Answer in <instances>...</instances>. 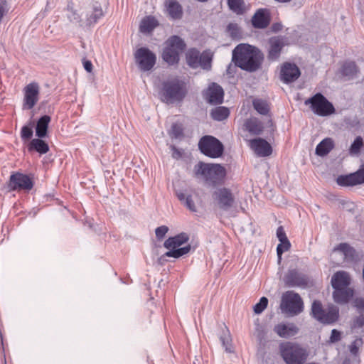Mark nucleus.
I'll return each mask as SVG.
<instances>
[{
    "label": "nucleus",
    "mask_w": 364,
    "mask_h": 364,
    "mask_svg": "<svg viewBox=\"0 0 364 364\" xmlns=\"http://www.w3.org/2000/svg\"><path fill=\"white\" fill-rule=\"evenodd\" d=\"M166 9L169 16L172 18H181L182 16V9L181 5L176 1L168 0L166 2Z\"/></svg>",
    "instance_id": "nucleus-28"
},
{
    "label": "nucleus",
    "mask_w": 364,
    "mask_h": 364,
    "mask_svg": "<svg viewBox=\"0 0 364 364\" xmlns=\"http://www.w3.org/2000/svg\"><path fill=\"white\" fill-rule=\"evenodd\" d=\"M187 94L186 85L178 78L168 80L162 83L159 92L160 100L166 104L181 102Z\"/></svg>",
    "instance_id": "nucleus-5"
},
{
    "label": "nucleus",
    "mask_w": 364,
    "mask_h": 364,
    "mask_svg": "<svg viewBox=\"0 0 364 364\" xmlns=\"http://www.w3.org/2000/svg\"><path fill=\"white\" fill-rule=\"evenodd\" d=\"M227 31L229 33L230 36L233 38H236L240 36V28L237 23H229L227 27Z\"/></svg>",
    "instance_id": "nucleus-42"
},
{
    "label": "nucleus",
    "mask_w": 364,
    "mask_h": 364,
    "mask_svg": "<svg viewBox=\"0 0 364 364\" xmlns=\"http://www.w3.org/2000/svg\"><path fill=\"white\" fill-rule=\"evenodd\" d=\"M220 340L225 348V351L232 352L231 338L228 329L223 331V334L220 337Z\"/></svg>",
    "instance_id": "nucleus-38"
},
{
    "label": "nucleus",
    "mask_w": 364,
    "mask_h": 364,
    "mask_svg": "<svg viewBox=\"0 0 364 364\" xmlns=\"http://www.w3.org/2000/svg\"><path fill=\"white\" fill-rule=\"evenodd\" d=\"M200 151L210 158H218L223 153V145L215 137L212 136H203L198 143Z\"/></svg>",
    "instance_id": "nucleus-11"
},
{
    "label": "nucleus",
    "mask_w": 364,
    "mask_h": 364,
    "mask_svg": "<svg viewBox=\"0 0 364 364\" xmlns=\"http://www.w3.org/2000/svg\"><path fill=\"white\" fill-rule=\"evenodd\" d=\"M134 55L136 63L141 71H149L156 64V55L147 48L141 47L138 48Z\"/></svg>",
    "instance_id": "nucleus-13"
},
{
    "label": "nucleus",
    "mask_w": 364,
    "mask_h": 364,
    "mask_svg": "<svg viewBox=\"0 0 364 364\" xmlns=\"http://www.w3.org/2000/svg\"><path fill=\"white\" fill-rule=\"evenodd\" d=\"M311 314L321 323L330 324L338 320L339 309L336 306L331 304L325 310L320 301H314L311 306Z\"/></svg>",
    "instance_id": "nucleus-10"
},
{
    "label": "nucleus",
    "mask_w": 364,
    "mask_h": 364,
    "mask_svg": "<svg viewBox=\"0 0 364 364\" xmlns=\"http://www.w3.org/2000/svg\"><path fill=\"white\" fill-rule=\"evenodd\" d=\"M200 55V53L198 50L195 48L188 50L186 53V61L188 65L193 68H198Z\"/></svg>",
    "instance_id": "nucleus-30"
},
{
    "label": "nucleus",
    "mask_w": 364,
    "mask_h": 364,
    "mask_svg": "<svg viewBox=\"0 0 364 364\" xmlns=\"http://www.w3.org/2000/svg\"><path fill=\"white\" fill-rule=\"evenodd\" d=\"M364 143L361 136H357L349 149V153L350 155H358L361 149L363 147Z\"/></svg>",
    "instance_id": "nucleus-37"
},
{
    "label": "nucleus",
    "mask_w": 364,
    "mask_h": 364,
    "mask_svg": "<svg viewBox=\"0 0 364 364\" xmlns=\"http://www.w3.org/2000/svg\"><path fill=\"white\" fill-rule=\"evenodd\" d=\"M350 326L353 331H358L361 329V331H364L363 329L364 327V316L360 314L358 316H355L353 319Z\"/></svg>",
    "instance_id": "nucleus-40"
},
{
    "label": "nucleus",
    "mask_w": 364,
    "mask_h": 364,
    "mask_svg": "<svg viewBox=\"0 0 364 364\" xmlns=\"http://www.w3.org/2000/svg\"><path fill=\"white\" fill-rule=\"evenodd\" d=\"M358 72V67L354 62L346 63L342 67L343 75L349 77H353Z\"/></svg>",
    "instance_id": "nucleus-36"
},
{
    "label": "nucleus",
    "mask_w": 364,
    "mask_h": 364,
    "mask_svg": "<svg viewBox=\"0 0 364 364\" xmlns=\"http://www.w3.org/2000/svg\"><path fill=\"white\" fill-rule=\"evenodd\" d=\"M285 242H280L277 247V256H278V260L279 262H280V260L282 259V255L289 250L290 247H287L285 243Z\"/></svg>",
    "instance_id": "nucleus-49"
},
{
    "label": "nucleus",
    "mask_w": 364,
    "mask_h": 364,
    "mask_svg": "<svg viewBox=\"0 0 364 364\" xmlns=\"http://www.w3.org/2000/svg\"><path fill=\"white\" fill-rule=\"evenodd\" d=\"M158 26L159 22L155 17L147 16L141 21L139 30L143 33H149Z\"/></svg>",
    "instance_id": "nucleus-26"
},
{
    "label": "nucleus",
    "mask_w": 364,
    "mask_h": 364,
    "mask_svg": "<svg viewBox=\"0 0 364 364\" xmlns=\"http://www.w3.org/2000/svg\"><path fill=\"white\" fill-rule=\"evenodd\" d=\"M268 299L263 296L260 299L259 301L254 306V311L255 314H261L267 306Z\"/></svg>",
    "instance_id": "nucleus-41"
},
{
    "label": "nucleus",
    "mask_w": 364,
    "mask_h": 364,
    "mask_svg": "<svg viewBox=\"0 0 364 364\" xmlns=\"http://www.w3.org/2000/svg\"><path fill=\"white\" fill-rule=\"evenodd\" d=\"M250 147L259 156H267L272 154L270 144L264 139L258 138L250 141Z\"/></svg>",
    "instance_id": "nucleus-20"
},
{
    "label": "nucleus",
    "mask_w": 364,
    "mask_h": 364,
    "mask_svg": "<svg viewBox=\"0 0 364 364\" xmlns=\"http://www.w3.org/2000/svg\"><path fill=\"white\" fill-rule=\"evenodd\" d=\"M23 92V108L24 109H31L39 100V85L36 82H31L24 87Z\"/></svg>",
    "instance_id": "nucleus-14"
},
{
    "label": "nucleus",
    "mask_w": 364,
    "mask_h": 364,
    "mask_svg": "<svg viewBox=\"0 0 364 364\" xmlns=\"http://www.w3.org/2000/svg\"><path fill=\"white\" fill-rule=\"evenodd\" d=\"M232 60L242 70L255 72L261 66L263 55L256 47L240 43L232 50Z\"/></svg>",
    "instance_id": "nucleus-1"
},
{
    "label": "nucleus",
    "mask_w": 364,
    "mask_h": 364,
    "mask_svg": "<svg viewBox=\"0 0 364 364\" xmlns=\"http://www.w3.org/2000/svg\"><path fill=\"white\" fill-rule=\"evenodd\" d=\"M213 55L210 51H204L200 53L199 58L198 67L202 68L204 70H210L211 68Z\"/></svg>",
    "instance_id": "nucleus-35"
},
{
    "label": "nucleus",
    "mask_w": 364,
    "mask_h": 364,
    "mask_svg": "<svg viewBox=\"0 0 364 364\" xmlns=\"http://www.w3.org/2000/svg\"><path fill=\"white\" fill-rule=\"evenodd\" d=\"M214 196L218 208L223 211L229 210L235 203V197L228 188H220L214 193Z\"/></svg>",
    "instance_id": "nucleus-15"
},
{
    "label": "nucleus",
    "mask_w": 364,
    "mask_h": 364,
    "mask_svg": "<svg viewBox=\"0 0 364 364\" xmlns=\"http://www.w3.org/2000/svg\"><path fill=\"white\" fill-rule=\"evenodd\" d=\"M305 104H310L312 111L319 116H328L335 111L333 105L321 93L306 100Z\"/></svg>",
    "instance_id": "nucleus-12"
},
{
    "label": "nucleus",
    "mask_w": 364,
    "mask_h": 364,
    "mask_svg": "<svg viewBox=\"0 0 364 364\" xmlns=\"http://www.w3.org/2000/svg\"><path fill=\"white\" fill-rule=\"evenodd\" d=\"M277 237L278 238V240H279L280 242H285V245L286 246L288 247H291V244H290V242L289 241L287 235H286V233L284 230V228L283 227L280 226L277 228Z\"/></svg>",
    "instance_id": "nucleus-44"
},
{
    "label": "nucleus",
    "mask_w": 364,
    "mask_h": 364,
    "mask_svg": "<svg viewBox=\"0 0 364 364\" xmlns=\"http://www.w3.org/2000/svg\"><path fill=\"white\" fill-rule=\"evenodd\" d=\"M300 76V70L295 65L289 63H286L281 69V80L285 82L289 83L295 81Z\"/></svg>",
    "instance_id": "nucleus-18"
},
{
    "label": "nucleus",
    "mask_w": 364,
    "mask_h": 364,
    "mask_svg": "<svg viewBox=\"0 0 364 364\" xmlns=\"http://www.w3.org/2000/svg\"><path fill=\"white\" fill-rule=\"evenodd\" d=\"M363 344V341L361 338H356L349 346L350 351L353 355H357L359 348Z\"/></svg>",
    "instance_id": "nucleus-45"
},
{
    "label": "nucleus",
    "mask_w": 364,
    "mask_h": 364,
    "mask_svg": "<svg viewBox=\"0 0 364 364\" xmlns=\"http://www.w3.org/2000/svg\"><path fill=\"white\" fill-rule=\"evenodd\" d=\"M170 135L172 138H178L183 136V127L181 124H173L170 130Z\"/></svg>",
    "instance_id": "nucleus-43"
},
{
    "label": "nucleus",
    "mask_w": 364,
    "mask_h": 364,
    "mask_svg": "<svg viewBox=\"0 0 364 364\" xmlns=\"http://www.w3.org/2000/svg\"><path fill=\"white\" fill-rule=\"evenodd\" d=\"M168 231V228L166 225H161L160 227H158L155 230L156 237H157L158 240H161L165 237Z\"/></svg>",
    "instance_id": "nucleus-47"
},
{
    "label": "nucleus",
    "mask_w": 364,
    "mask_h": 364,
    "mask_svg": "<svg viewBox=\"0 0 364 364\" xmlns=\"http://www.w3.org/2000/svg\"><path fill=\"white\" fill-rule=\"evenodd\" d=\"M349 206H350L349 209L352 210V208L354 206V205H353V203H349Z\"/></svg>",
    "instance_id": "nucleus-56"
},
{
    "label": "nucleus",
    "mask_w": 364,
    "mask_h": 364,
    "mask_svg": "<svg viewBox=\"0 0 364 364\" xmlns=\"http://www.w3.org/2000/svg\"><path fill=\"white\" fill-rule=\"evenodd\" d=\"M274 331L280 337L289 338L295 336L298 333L299 328L294 323H279L275 326Z\"/></svg>",
    "instance_id": "nucleus-24"
},
{
    "label": "nucleus",
    "mask_w": 364,
    "mask_h": 364,
    "mask_svg": "<svg viewBox=\"0 0 364 364\" xmlns=\"http://www.w3.org/2000/svg\"><path fill=\"white\" fill-rule=\"evenodd\" d=\"M254 109L260 114L266 115L269 113V106L266 100L262 99H254L252 101Z\"/></svg>",
    "instance_id": "nucleus-33"
},
{
    "label": "nucleus",
    "mask_w": 364,
    "mask_h": 364,
    "mask_svg": "<svg viewBox=\"0 0 364 364\" xmlns=\"http://www.w3.org/2000/svg\"><path fill=\"white\" fill-rule=\"evenodd\" d=\"M228 4L230 10L237 14L243 12V1L242 0H228Z\"/></svg>",
    "instance_id": "nucleus-39"
},
{
    "label": "nucleus",
    "mask_w": 364,
    "mask_h": 364,
    "mask_svg": "<svg viewBox=\"0 0 364 364\" xmlns=\"http://www.w3.org/2000/svg\"><path fill=\"white\" fill-rule=\"evenodd\" d=\"M186 43L177 36L170 37L166 41V47L162 53L163 60L168 65H174L179 61V55L184 50Z\"/></svg>",
    "instance_id": "nucleus-8"
},
{
    "label": "nucleus",
    "mask_w": 364,
    "mask_h": 364,
    "mask_svg": "<svg viewBox=\"0 0 364 364\" xmlns=\"http://www.w3.org/2000/svg\"><path fill=\"white\" fill-rule=\"evenodd\" d=\"M173 149L175 151L176 154H178L179 155V152L176 149L175 147H173Z\"/></svg>",
    "instance_id": "nucleus-57"
},
{
    "label": "nucleus",
    "mask_w": 364,
    "mask_h": 364,
    "mask_svg": "<svg viewBox=\"0 0 364 364\" xmlns=\"http://www.w3.org/2000/svg\"><path fill=\"white\" fill-rule=\"evenodd\" d=\"M277 1H279V2H289L291 0H276Z\"/></svg>",
    "instance_id": "nucleus-55"
},
{
    "label": "nucleus",
    "mask_w": 364,
    "mask_h": 364,
    "mask_svg": "<svg viewBox=\"0 0 364 364\" xmlns=\"http://www.w3.org/2000/svg\"><path fill=\"white\" fill-rule=\"evenodd\" d=\"M185 205L191 211L196 212V207L194 204V202L192 200L191 196H187L186 198L185 201L183 202Z\"/></svg>",
    "instance_id": "nucleus-50"
},
{
    "label": "nucleus",
    "mask_w": 364,
    "mask_h": 364,
    "mask_svg": "<svg viewBox=\"0 0 364 364\" xmlns=\"http://www.w3.org/2000/svg\"><path fill=\"white\" fill-rule=\"evenodd\" d=\"M334 143L331 138L323 139L316 148V154L320 156L327 155L333 148Z\"/></svg>",
    "instance_id": "nucleus-27"
},
{
    "label": "nucleus",
    "mask_w": 364,
    "mask_h": 364,
    "mask_svg": "<svg viewBox=\"0 0 364 364\" xmlns=\"http://www.w3.org/2000/svg\"><path fill=\"white\" fill-rule=\"evenodd\" d=\"M285 282L289 287H296L300 286L303 281L296 270H291L285 277Z\"/></svg>",
    "instance_id": "nucleus-32"
},
{
    "label": "nucleus",
    "mask_w": 364,
    "mask_h": 364,
    "mask_svg": "<svg viewBox=\"0 0 364 364\" xmlns=\"http://www.w3.org/2000/svg\"><path fill=\"white\" fill-rule=\"evenodd\" d=\"M51 118L48 115L42 116L36 123V135L38 138H44L47 135L48 128Z\"/></svg>",
    "instance_id": "nucleus-25"
},
{
    "label": "nucleus",
    "mask_w": 364,
    "mask_h": 364,
    "mask_svg": "<svg viewBox=\"0 0 364 364\" xmlns=\"http://www.w3.org/2000/svg\"><path fill=\"white\" fill-rule=\"evenodd\" d=\"M341 332L336 329H333L331 331V335L329 338V342L331 343H334L341 340Z\"/></svg>",
    "instance_id": "nucleus-52"
},
{
    "label": "nucleus",
    "mask_w": 364,
    "mask_h": 364,
    "mask_svg": "<svg viewBox=\"0 0 364 364\" xmlns=\"http://www.w3.org/2000/svg\"><path fill=\"white\" fill-rule=\"evenodd\" d=\"M83 66L86 71L88 73H91L92 70V64L91 61L90 60H84L83 61Z\"/></svg>",
    "instance_id": "nucleus-53"
},
{
    "label": "nucleus",
    "mask_w": 364,
    "mask_h": 364,
    "mask_svg": "<svg viewBox=\"0 0 364 364\" xmlns=\"http://www.w3.org/2000/svg\"><path fill=\"white\" fill-rule=\"evenodd\" d=\"M336 182L341 186H354L364 183V164L361 165L360 168L353 173L339 176Z\"/></svg>",
    "instance_id": "nucleus-16"
},
{
    "label": "nucleus",
    "mask_w": 364,
    "mask_h": 364,
    "mask_svg": "<svg viewBox=\"0 0 364 364\" xmlns=\"http://www.w3.org/2000/svg\"><path fill=\"white\" fill-rule=\"evenodd\" d=\"M205 99L210 104H221L223 100V88L216 83H212L205 93Z\"/></svg>",
    "instance_id": "nucleus-19"
},
{
    "label": "nucleus",
    "mask_w": 364,
    "mask_h": 364,
    "mask_svg": "<svg viewBox=\"0 0 364 364\" xmlns=\"http://www.w3.org/2000/svg\"><path fill=\"white\" fill-rule=\"evenodd\" d=\"M252 23L255 28H265L269 24V13L267 9H260L254 14Z\"/></svg>",
    "instance_id": "nucleus-23"
},
{
    "label": "nucleus",
    "mask_w": 364,
    "mask_h": 364,
    "mask_svg": "<svg viewBox=\"0 0 364 364\" xmlns=\"http://www.w3.org/2000/svg\"><path fill=\"white\" fill-rule=\"evenodd\" d=\"M189 240V237L185 232L180 233L174 237H168L164 243L165 248L169 250L162 257H174L179 258L188 254L191 247L188 245L183 247H180L182 245L186 243Z\"/></svg>",
    "instance_id": "nucleus-6"
},
{
    "label": "nucleus",
    "mask_w": 364,
    "mask_h": 364,
    "mask_svg": "<svg viewBox=\"0 0 364 364\" xmlns=\"http://www.w3.org/2000/svg\"><path fill=\"white\" fill-rule=\"evenodd\" d=\"M268 59L272 61L277 60L284 46V41L279 37H272L269 40Z\"/></svg>",
    "instance_id": "nucleus-21"
},
{
    "label": "nucleus",
    "mask_w": 364,
    "mask_h": 364,
    "mask_svg": "<svg viewBox=\"0 0 364 364\" xmlns=\"http://www.w3.org/2000/svg\"><path fill=\"white\" fill-rule=\"evenodd\" d=\"M353 305L358 311H364V298H355L353 301Z\"/></svg>",
    "instance_id": "nucleus-51"
},
{
    "label": "nucleus",
    "mask_w": 364,
    "mask_h": 364,
    "mask_svg": "<svg viewBox=\"0 0 364 364\" xmlns=\"http://www.w3.org/2000/svg\"><path fill=\"white\" fill-rule=\"evenodd\" d=\"M33 186V182L27 175L17 172L10 176L9 187L11 190L30 191Z\"/></svg>",
    "instance_id": "nucleus-17"
},
{
    "label": "nucleus",
    "mask_w": 364,
    "mask_h": 364,
    "mask_svg": "<svg viewBox=\"0 0 364 364\" xmlns=\"http://www.w3.org/2000/svg\"><path fill=\"white\" fill-rule=\"evenodd\" d=\"M231 66H232L231 65H229V66H228V68L227 71H228V73H230V69Z\"/></svg>",
    "instance_id": "nucleus-58"
},
{
    "label": "nucleus",
    "mask_w": 364,
    "mask_h": 364,
    "mask_svg": "<svg viewBox=\"0 0 364 364\" xmlns=\"http://www.w3.org/2000/svg\"><path fill=\"white\" fill-rule=\"evenodd\" d=\"M33 136L32 127L28 126H23L21 129V136L24 140H28Z\"/></svg>",
    "instance_id": "nucleus-46"
},
{
    "label": "nucleus",
    "mask_w": 364,
    "mask_h": 364,
    "mask_svg": "<svg viewBox=\"0 0 364 364\" xmlns=\"http://www.w3.org/2000/svg\"><path fill=\"white\" fill-rule=\"evenodd\" d=\"M246 129L251 134L258 135L263 129L262 123L257 118L249 119L246 121Z\"/></svg>",
    "instance_id": "nucleus-29"
},
{
    "label": "nucleus",
    "mask_w": 364,
    "mask_h": 364,
    "mask_svg": "<svg viewBox=\"0 0 364 364\" xmlns=\"http://www.w3.org/2000/svg\"><path fill=\"white\" fill-rule=\"evenodd\" d=\"M29 149H34L38 153L43 154L48 151L49 146L44 141L41 139V138L33 139L30 143Z\"/></svg>",
    "instance_id": "nucleus-31"
},
{
    "label": "nucleus",
    "mask_w": 364,
    "mask_h": 364,
    "mask_svg": "<svg viewBox=\"0 0 364 364\" xmlns=\"http://www.w3.org/2000/svg\"><path fill=\"white\" fill-rule=\"evenodd\" d=\"M230 114V111L227 107H218L212 109L210 115L212 118L217 121H223L228 118Z\"/></svg>",
    "instance_id": "nucleus-34"
},
{
    "label": "nucleus",
    "mask_w": 364,
    "mask_h": 364,
    "mask_svg": "<svg viewBox=\"0 0 364 364\" xmlns=\"http://www.w3.org/2000/svg\"><path fill=\"white\" fill-rule=\"evenodd\" d=\"M66 16L71 23L77 24L80 28L86 31L92 28L105 16V11L98 2L89 5L81 14L69 4L66 9Z\"/></svg>",
    "instance_id": "nucleus-2"
},
{
    "label": "nucleus",
    "mask_w": 364,
    "mask_h": 364,
    "mask_svg": "<svg viewBox=\"0 0 364 364\" xmlns=\"http://www.w3.org/2000/svg\"><path fill=\"white\" fill-rule=\"evenodd\" d=\"M280 309L289 316L299 314L304 310V303L299 294L287 291L282 296Z\"/></svg>",
    "instance_id": "nucleus-9"
},
{
    "label": "nucleus",
    "mask_w": 364,
    "mask_h": 364,
    "mask_svg": "<svg viewBox=\"0 0 364 364\" xmlns=\"http://www.w3.org/2000/svg\"><path fill=\"white\" fill-rule=\"evenodd\" d=\"M333 254H339L346 262H353L356 256L355 250L347 243L339 244L333 249Z\"/></svg>",
    "instance_id": "nucleus-22"
},
{
    "label": "nucleus",
    "mask_w": 364,
    "mask_h": 364,
    "mask_svg": "<svg viewBox=\"0 0 364 364\" xmlns=\"http://www.w3.org/2000/svg\"><path fill=\"white\" fill-rule=\"evenodd\" d=\"M176 194L178 198V200L181 202H184L187 196H186L183 192L177 191Z\"/></svg>",
    "instance_id": "nucleus-54"
},
{
    "label": "nucleus",
    "mask_w": 364,
    "mask_h": 364,
    "mask_svg": "<svg viewBox=\"0 0 364 364\" xmlns=\"http://www.w3.org/2000/svg\"><path fill=\"white\" fill-rule=\"evenodd\" d=\"M350 282V276L345 271H338L333 275L331 285L334 289L333 297L335 302L344 304L353 297V289L349 287Z\"/></svg>",
    "instance_id": "nucleus-4"
},
{
    "label": "nucleus",
    "mask_w": 364,
    "mask_h": 364,
    "mask_svg": "<svg viewBox=\"0 0 364 364\" xmlns=\"http://www.w3.org/2000/svg\"><path fill=\"white\" fill-rule=\"evenodd\" d=\"M226 174V168L219 164L199 161L193 168L194 177L211 186L221 184Z\"/></svg>",
    "instance_id": "nucleus-3"
},
{
    "label": "nucleus",
    "mask_w": 364,
    "mask_h": 364,
    "mask_svg": "<svg viewBox=\"0 0 364 364\" xmlns=\"http://www.w3.org/2000/svg\"><path fill=\"white\" fill-rule=\"evenodd\" d=\"M280 352L287 364H303L308 357L305 348L291 342L281 344Z\"/></svg>",
    "instance_id": "nucleus-7"
},
{
    "label": "nucleus",
    "mask_w": 364,
    "mask_h": 364,
    "mask_svg": "<svg viewBox=\"0 0 364 364\" xmlns=\"http://www.w3.org/2000/svg\"><path fill=\"white\" fill-rule=\"evenodd\" d=\"M9 10V6L5 0L0 1V23L4 15H6Z\"/></svg>",
    "instance_id": "nucleus-48"
}]
</instances>
